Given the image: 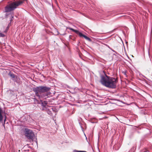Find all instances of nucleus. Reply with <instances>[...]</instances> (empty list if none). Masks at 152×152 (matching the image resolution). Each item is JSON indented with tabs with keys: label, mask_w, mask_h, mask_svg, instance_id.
Segmentation results:
<instances>
[{
	"label": "nucleus",
	"mask_w": 152,
	"mask_h": 152,
	"mask_svg": "<svg viewBox=\"0 0 152 152\" xmlns=\"http://www.w3.org/2000/svg\"><path fill=\"white\" fill-rule=\"evenodd\" d=\"M100 82L105 86L112 88H115L116 86L117 81L113 77L107 76L106 75L101 76Z\"/></svg>",
	"instance_id": "1"
},
{
	"label": "nucleus",
	"mask_w": 152,
	"mask_h": 152,
	"mask_svg": "<svg viewBox=\"0 0 152 152\" xmlns=\"http://www.w3.org/2000/svg\"><path fill=\"white\" fill-rule=\"evenodd\" d=\"M23 2L22 1H18L11 3L7 5L5 8V12H10L14 10L16 7L21 4Z\"/></svg>",
	"instance_id": "2"
},
{
	"label": "nucleus",
	"mask_w": 152,
	"mask_h": 152,
	"mask_svg": "<svg viewBox=\"0 0 152 152\" xmlns=\"http://www.w3.org/2000/svg\"><path fill=\"white\" fill-rule=\"evenodd\" d=\"M50 89V87L42 86L33 88V91L35 92L36 95L39 98L40 97V94L41 93L48 92Z\"/></svg>",
	"instance_id": "3"
},
{
	"label": "nucleus",
	"mask_w": 152,
	"mask_h": 152,
	"mask_svg": "<svg viewBox=\"0 0 152 152\" xmlns=\"http://www.w3.org/2000/svg\"><path fill=\"white\" fill-rule=\"evenodd\" d=\"M25 133L26 136L28 139H32L34 136V134L32 130L28 129H25Z\"/></svg>",
	"instance_id": "4"
},
{
	"label": "nucleus",
	"mask_w": 152,
	"mask_h": 152,
	"mask_svg": "<svg viewBox=\"0 0 152 152\" xmlns=\"http://www.w3.org/2000/svg\"><path fill=\"white\" fill-rule=\"evenodd\" d=\"M41 102V106L42 107V110H47L48 105L47 104V102L46 101H44L42 102Z\"/></svg>",
	"instance_id": "5"
},
{
	"label": "nucleus",
	"mask_w": 152,
	"mask_h": 152,
	"mask_svg": "<svg viewBox=\"0 0 152 152\" xmlns=\"http://www.w3.org/2000/svg\"><path fill=\"white\" fill-rule=\"evenodd\" d=\"M8 75L12 78V80L15 82H17L18 77L17 76L15 75L11 72H9Z\"/></svg>",
	"instance_id": "6"
},
{
	"label": "nucleus",
	"mask_w": 152,
	"mask_h": 152,
	"mask_svg": "<svg viewBox=\"0 0 152 152\" xmlns=\"http://www.w3.org/2000/svg\"><path fill=\"white\" fill-rule=\"evenodd\" d=\"M54 108H50V109L48 108L47 107V110H44V111H47V113L49 115H52V113L51 112V110H53V111H55L54 110Z\"/></svg>",
	"instance_id": "7"
},
{
	"label": "nucleus",
	"mask_w": 152,
	"mask_h": 152,
	"mask_svg": "<svg viewBox=\"0 0 152 152\" xmlns=\"http://www.w3.org/2000/svg\"><path fill=\"white\" fill-rule=\"evenodd\" d=\"M80 37H83L86 40L88 41H91V39L90 38H89V37H87L86 36L83 34H82H82H80Z\"/></svg>",
	"instance_id": "8"
},
{
	"label": "nucleus",
	"mask_w": 152,
	"mask_h": 152,
	"mask_svg": "<svg viewBox=\"0 0 152 152\" xmlns=\"http://www.w3.org/2000/svg\"><path fill=\"white\" fill-rule=\"evenodd\" d=\"M2 111V110L0 107V122L2 121L3 118V116L1 114Z\"/></svg>",
	"instance_id": "9"
},
{
	"label": "nucleus",
	"mask_w": 152,
	"mask_h": 152,
	"mask_svg": "<svg viewBox=\"0 0 152 152\" xmlns=\"http://www.w3.org/2000/svg\"><path fill=\"white\" fill-rule=\"evenodd\" d=\"M71 29L73 31L75 32L77 34H78L80 36V34H82L81 32H79L77 30H76L75 29Z\"/></svg>",
	"instance_id": "10"
},
{
	"label": "nucleus",
	"mask_w": 152,
	"mask_h": 152,
	"mask_svg": "<svg viewBox=\"0 0 152 152\" xmlns=\"http://www.w3.org/2000/svg\"><path fill=\"white\" fill-rule=\"evenodd\" d=\"M5 35H4V34H3L1 33H0V37H3L5 36Z\"/></svg>",
	"instance_id": "11"
},
{
	"label": "nucleus",
	"mask_w": 152,
	"mask_h": 152,
	"mask_svg": "<svg viewBox=\"0 0 152 152\" xmlns=\"http://www.w3.org/2000/svg\"><path fill=\"white\" fill-rule=\"evenodd\" d=\"M4 123H5V122L6 120L7 117H6V116L5 115H4ZM3 126L4 127V124H3Z\"/></svg>",
	"instance_id": "12"
},
{
	"label": "nucleus",
	"mask_w": 152,
	"mask_h": 152,
	"mask_svg": "<svg viewBox=\"0 0 152 152\" xmlns=\"http://www.w3.org/2000/svg\"><path fill=\"white\" fill-rule=\"evenodd\" d=\"M54 29L56 31V33H55V34L57 35V34H58L59 33H58V31L57 30V29Z\"/></svg>",
	"instance_id": "13"
},
{
	"label": "nucleus",
	"mask_w": 152,
	"mask_h": 152,
	"mask_svg": "<svg viewBox=\"0 0 152 152\" xmlns=\"http://www.w3.org/2000/svg\"><path fill=\"white\" fill-rule=\"evenodd\" d=\"M13 16H12V18H11V19H10V21H11L12 20V18H13Z\"/></svg>",
	"instance_id": "14"
},
{
	"label": "nucleus",
	"mask_w": 152,
	"mask_h": 152,
	"mask_svg": "<svg viewBox=\"0 0 152 152\" xmlns=\"http://www.w3.org/2000/svg\"><path fill=\"white\" fill-rule=\"evenodd\" d=\"M7 29H6L5 30V31H4V32H5V33L7 32Z\"/></svg>",
	"instance_id": "15"
},
{
	"label": "nucleus",
	"mask_w": 152,
	"mask_h": 152,
	"mask_svg": "<svg viewBox=\"0 0 152 152\" xmlns=\"http://www.w3.org/2000/svg\"><path fill=\"white\" fill-rule=\"evenodd\" d=\"M9 27L8 26H7V28H8Z\"/></svg>",
	"instance_id": "16"
},
{
	"label": "nucleus",
	"mask_w": 152,
	"mask_h": 152,
	"mask_svg": "<svg viewBox=\"0 0 152 152\" xmlns=\"http://www.w3.org/2000/svg\"><path fill=\"white\" fill-rule=\"evenodd\" d=\"M81 127L82 128V129H83V128L82 127V126H81Z\"/></svg>",
	"instance_id": "17"
}]
</instances>
